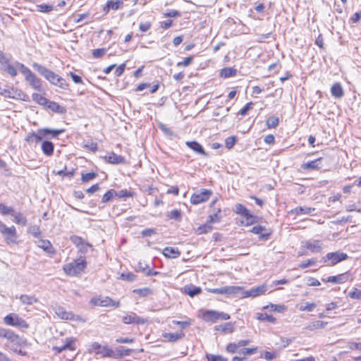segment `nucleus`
Returning <instances> with one entry per match:
<instances>
[{"label": "nucleus", "instance_id": "c03bdc74", "mask_svg": "<svg viewBox=\"0 0 361 361\" xmlns=\"http://www.w3.org/2000/svg\"><path fill=\"white\" fill-rule=\"evenodd\" d=\"M27 232L32 234L35 238H39L41 236L39 227L37 226H30L28 227Z\"/></svg>", "mask_w": 361, "mask_h": 361}, {"label": "nucleus", "instance_id": "bb28decb", "mask_svg": "<svg viewBox=\"0 0 361 361\" xmlns=\"http://www.w3.org/2000/svg\"><path fill=\"white\" fill-rule=\"evenodd\" d=\"M315 210V208L313 207H297L295 209H293L291 212L293 214H295L296 215L299 214H310L312 212Z\"/></svg>", "mask_w": 361, "mask_h": 361}, {"label": "nucleus", "instance_id": "864d4df0", "mask_svg": "<svg viewBox=\"0 0 361 361\" xmlns=\"http://www.w3.org/2000/svg\"><path fill=\"white\" fill-rule=\"evenodd\" d=\"M207 361H228V359L221 355H215L212 354L207 355Z\"/></svg>", "mask_w": 361, "mask_h": 361}, {"label": "nucleus", "instance_id": "f257e3e1", "mask_svg": "<svg viewBox=\"0 0 361 361\" xmlns=\"http://www.w3.org/2000/svg\"><path fill=\"white\" fill-rule=\"evenodd\" d=\"M32 67L52 85L63 90L68 89L69 85L66 80L52 71L35 62L32 63Z\"/></svg>", "mask_w": 361, "mask_h": 361}, {"label": "nucleus", "instance_id": "6ab92c4d", "mask_svg": "<svg viewBox=\"0 0 361 361\" xmlns=\"http://www.w3.org/2000/svg\"><path fill=\"white\" fill-rule=\"evenodd\" d=\"M267 290V286L265 285L259 286L251 288L249 290L245 292V297H257L263 293Z\"/></svg>", "mask_w": 361, "mask_h": 361}, {"label": "nucleus", "instance_id": "4d7b16f0", "mask_svg": "<svg viewBox=\"0 0 361 361\" xmlns=\"http://www.w3.org/2000/svg\"><path fill=\"white\" fill-rule=\"evenodd\" d=\"M97 176V174L96 173H94V172H91V173H83L82 174V182H88L92 179H94V178H96Z\"/></svg>", "mask_w": 361, "mask_h": 361}, {"label": "nucleus", "instance_id": "e2e57ef3", "mask_svg": "<svg viewBox=\"0 0 361 361\" xmlns=\"http://www.w3.org/2000/svg\"><path fill=\"white\" fill-rule=\"evenodd\" d=\"M315 307L316 305L314 303L305 302L300 307V310L311 312Z\"/></svg>", "mask_w": 361, "mask_h": 361}, {"label": "nucleus", "instance_id": "2f4dec72", "mask_svg": "<svg viewBox=\"0 0 361 361\" xmlns=\"http://www.w3.org/2000/svg\"><path fill=\"white\" fill-rule=\"evenodd\" d=\"M236 73L237 70L233 68H224L221 71L220 76L221 78H227L229 77L235 76L236 75Z\"/></svg>", "mask_w": 361, "mask_h": 361}, {"label": "nucleus", "instance_id": "f704fd0d", "mask_svg": "<svg viewBox=\"0 0 361 361\" xmlns=\"http://www.w3.org/2000/svg\"><path fill=\"white\" fill-rule=\"evenodd\" d=\"M32 98L34 101L40 105L46 106L49 102V99L38 93H33L32 94Z\"/></svg>", "mask_w": 361, "mask_h": 361}, {"label": "nucleus", "instance_id": "a19ab883", "mask_svg": "<svg viewBox=\"0 0 361 361\" xmlns=\"http://www.w3.org/2000/svg\"><path fill=\"white\" fill-rule=\"evenodd\" d=\"M279 123V119L276 116H271L269 117L266 122V126L268 128H276Z\"/></svg>", "mask_w": 361, "mask_h": 361}, {"label": "nucleus", "instance_id": "f8f14e48", "mask_svg": "<svg viewBox=\"0 0 361 361\" xmlns=\"http://www.w3.org/2000/svg\"><path fill=\"white\" fill-rule=\"evenodd\" d=\"M0 338H6L11 343L19 344L20 337L13 331L3 327H0Z\"/></svg>", "mask_w": 361, "mask_h": 361}, {"label": "nucleus", "instance_id": "680f3d73", "mask_svg": "<svg viewBox=\"0 0 361 361\" xmlns=\"http://www.w3.org/2000/svg\"><path fill=\"white\" fill-rule=\"evenodd\" d=\"M348 296L353 299L360 300L361 299V290L354 288L353 291L348 293Z\"/></svg>", "mask_w": 361, "mask_h": 361}, {"label": "nucleus", "instance_id": "0e129e2a", "mask_svg": "<svg viewBox=\"0 0 361 361\" xmlns=\"http://www.w3.org/2000/svg\"><path fill=\"white\" fill-rule=\"evenodd\" d=\"M267 307H269L271 311L277 312H283L286 310L285 306L282 305L271 304L270 306Z\"/></svg>", "mask_w": 361, "mask_h": 361}, {"label": "nucleus", "instance_id": "13d9d810", "mask_svg": "<svg viewBox=\"0 0 361 361\" xmlns=\"http://www.w3.org/2000/svg\"><path fill=\"white\" fill-rule=\"evenodd\" d=\"M134 293L139 294L140 296L146 297L152 293V291L148 288H143L140 289H135L133 290Z\"/></svg>", "mask_w": 361, "mask_h": 361}, {"label": "nucleus", "instance_id": "a18cd8bd", "mask_svg": "<svg viewBox=\"0 0 361 361\" xmlns=\"http://www.w3.org/2000/svg\"><path fill=\"white\" fill-rule=\"evenodd\" d=\"M17 66L19 67L20 72L25 75V79L27 78L33 73L24 64L17 62Z\"/></svg>", "mask_w": 361, "mask_h": 361}, {"label": "nucleus", "instance_id": "6e6d98bb", "mask_svg": "<svg viewBox=\"0 0 361 361\" xmlns=\"http://www.w3.org/2000/svg\"><path fill=\"white\" fill-rule=\"evenodd\" d=\"M71 242L78 248L82 243H85L84 240L78 235L71 236Z\"/></svg>", "mask_w": 361, "mask_h": 361}, {"label": "nucleus", "instance_id": "7ed1b4c3", "mask_svg": "<svg viewBox=\"0 0 361 361\" xmlns=\"http://www.w3.org/2000/svg\"><path fill=\"white\" fill-rule=\"evenodd\" d=\"M87 265L85 259L80 258L65 264L63 267L64 272L70 276H77L84 271Z\"/></svg>", "mask_w": 361, "mask_h": 361}, {"label": "nucleus", "instance_id": "4c0bfd02", "mask_svg": "<svg viewBox=\"0 0 361 361\" xmlns=\"http://www.w3.org/2000/svg\"><path fill=\"white\" fill-rule=\"evenodd\" d=\"M183 336H184L183 333H180V334L166 333L164 334V337L165 338H166L170 342H175Z\"/></svg>", "mask_w": 361, "mask_h": 361}, {"label": "nucleus", "instance_id": "39448f33", "mask_svg": "<svg viewBox=\"0 0 361 361\" xmlns=\"http://www.w3.org/2000/svg\"><path fill=\"white\" fill-rule=\"evenodd\" d=\"M348 258V255L346 253L341 251H336L333 252L327 253L322 259L324 263L327 266H334L338 262L344 261Z\"/></svg>", "mask_w": 361, "mask_h": 361}, {"label": "nucleus", "instance_id": "412c9836", "mask_svg": "<svg viewBox=\"0 0 361 361\" xmlns=\"http://www.w3.org/2000/svg\"><path fill=\"white\" fill-rule=\"evenodd\" d=\"M41 148L45 155L50 157L54 153V145L51 141L45 140L42 142Z\"/></svg>", "mask_w": 361, "mask_h": 361}, {"label": "nucleus", "instance_id": "5fc2aeb1", "mask_svg": "<svg viewBox=\"0 0 361 361\" xmlns=\"http://www.w3.org/2000/svg\"><path fill=\"white\" fill-rule=\"evenodd\" d=\"M256 352H257V348H243L240 350H239L238 353L240 355H243L244 356H246V355H253Z\"/></svg>", "mask_w": 361, "mask_h": 361}, {"label": "nucleus", "instance_id": "de8ad7c7", "mask_svg": "<svg viewBox=\"0 0 361 361\" xmlns=\"http://www.w3.org/2000/svg\"><path fill=\"white\" fill-rule=\"evenodd\" d=\"M135 193L133 192L128 191L126 189L121 190L118 192H116V196L119 198H126V197H133Z\"/></svg>", "mask_w": 361, "mask_h": 361}, {"label": "nucleus", "instance_id": "c85d7f7f", "mask_svg": "<svg viewBox=\"0 0 361 361\" xmlns=\"http://www.w3.org/2000/svg\"><path fill=\"white\" fill-rule=\"evenodd\" d=\"M19 299L23 304L27 305H30L38 302V299L35 296L28 295H21Z\"/></svg>", "mask_w": 361, "mask_h": 361}, {"label": "nucleus", "instance_id": "3c124183", "mask_svg": "<svg viewBox=\"0 0 361 361\" xmlns=\"http://www.w3.org/2000/svg\"><path fill=\"white\" fill-rule=\"evenodd\" d=\"M37 7V10L42 13H49L54 10V6L48 4H39Z\"/></svg>", "mask_w": 361, "mask_h": 361}, {"label": "nucleus", "instance_id": "338daca9", "mask_svg": "<svg viewBox=\"0 0 361 361\" xmlns=\"http://www.w3.org/2000/svg\"><path fill=\"white\" fill-rule=\"evenodd\" d=\"M106 53V49H96L92 51V56L95 59L101 58Z\"/></svg>", "mask_w": 361, "mask_h": 361}, {"label": "nucleus", "instance_id": "f3484780", "mask_svg": "<svg viewBox=\"0 0 361 361\" xmlns=\"http://www.w3.org/2000/svg\"><path fill=\"white\" fill-rule=\"evenodd\" d=\"M104 159L106 162L113 164H121L126 162V159L123 157L118 155L114 152H111L104 157Z\"/></svg>", "mask_w": 361, "mask_h": 361}, {"label": "nucleus", "instance_id": "9d476101", "mask_svg": "<svg viewBox=\"0 0 361 361\" xmlns=\"http://www.w3.org/2000/svg\"><path fill=\"white\" fill-rule=\"evenodd\" d=\"M212 192L210 190L203 189L200 192L194 193L190 197V202L192 204H198L207 201Z\"/></svg>", "mask_w": 361, "mask_h": 361}, {"label": "nucleus", "instance_id": "49530a36", "mask_svg": "<svg viewBox=\"0 0 361 361\" xmlns=\"http://www.w3.org/2000/svg\"><path fill=\"white\" fill-rule=\"evenodd\" d=\"M221 209L218 208L216 212L214 213L213 214H210L209 216V223L214 224L219 222L221 220V216H220Z\"/></svg>", "mask_w": 361, "mask_h": 361}, {"label": "nucleus", "instance_id": "f03ea898", "mask_svg": "<svg viewBox=\"0 0 361 361\" xmlns=\"http://www.w3.org/2000/svg\"><path fill=\"white\" fill-rule=\"evenodd\" d=\"M0 233L8 245H17L18 243V235L14 226H7L0 221Z\"/></svg>", "mask_w": 361, "mask_h": 361}, {"label": "nucleus", "instance_id": "ddd939ff", "mask_svg": "<svg viewBox=\"0 0 361 361\" xmlns=\"http://www.w3.org/2000/svg\"><path fill=\"white\" fill-rule=\"evenodd\" d=\"M147 319L137 316L134 312H131L130 314H126L122 317V322L126 324H144L147 322Z\"/></svg>", "mask_w": 361, "mask_h": 361}, {"label": "nucleus", "instance_id": "2eb2a0df", "mask_svg": "<svg viewBox=\"0 0 361 361\" xmlns=\"http://www.w3.org/2000/svg\"><path fill=\"white\" fill-rule=\"evenodd\" d=\"M250 232L259 235V238L264 240H268L271 235V232H268L265 226L261 225L253 226Z\"/></svg>", "mask_w": 361, "mask_h": 361}, {"label": "nucleus", "instance_id": "4468645a", "mask_svg": "<svg viewBox=\"0 0 361 361\" xmlns=\"http://www.w3.org/2000/svg\"><path fill=\"white\" fill-rule=\"evenodd\" d=\"M305 247L313 253H319L322 250V244L319 240H309L305 242Z\"/></svg>", "mask_w": 361, "mask_h": 361}, {"label": "nucleus", "instance_id": "052dcab7", "mask_svg": "<svg viewBox=\"0 0 361 361\" xmlns=\"http://www.w3.org/2000/svg\"><path fill=\"white\" fill-rule=\"evenodd\" d=\"M102 346L97 342L92 343L90 346V351L99 354Z\"/></svg>", "mask_w": 361, "mask_h": 361}, {"label": "nucleus", "instance_id": "79ce46f5", "mask_svg": "<svg viewBox=\"0 0 361 361\" xmlns=\"http://www.w3.org/2000/svg\"><path fill=\"white\" fill-rule=\"evenodd\" d=\"M116 191L111 189L108 190L102 197V202L106 203L109 202L114 196H116Z\"/></svg>", "mask_w": 361, "mask_h": 361}, {"label": "nucleus", "instance_id": "7c9ffc66", "mask_svg": "<svg viewBox=\"0 0 361 361\" xmlns=\"http://www.w3.org/2000/svg\"><path fill=\"white\" fill-rule=\"evenodd\" d=\"M166 216L170 219H174L180 222L182 220V212L177 209H173L166 214Z\"/></svg>", "mask_w": 361, "mask_h": 361}, {"label": "nucleus", "instance_id": "5701e85b", "mask_svg": "<svg viewBox=\"0 0 361 361\" xmlns=\"http://www.w3.org/2000/svg\"><path fill=\"white\" fill-rule=\"evenodd\" d=\"M180 254L178 249L176 247H166L163 250V255L168 258H176Z\"/></svg>", "mask_w": 361, "mask_h": 361}, {"label": "nucleus", "instance_id": "58836bf2", "mask_svg": "<svg viewBox=\"0 0 361 361\" xmlns=\"http://www.w3.org/2000/svg\"><path fill=\"white\" fill-rule=\"evenodd\" d=\"M123 3L122 1H107L106 6L108 9L118 10L123 6Z\"/></svg>", "mask_w": 361, "mask_h": 361}, {"label": "nucleus", "instance_id": "4be33fe9", "mask_svg": "<svg viewBox=\"0 0 361 361\" xmlns=\"http://www.w3.org/2000/svg\"><path fill=\"white\" fill-rule=\"evenodd\" d=\"M331 93L336 98H341L344 95V90L339 82H336L331 88Z\"/></svg>", "mask_w": 361, "mask_h": 361}, {"label": "nucleus", "instance_id": "9b49d317", "mask_svg": "<svg viewBox=\"0 0 361 361\" xmlns=\"http://www.w3.org/2000/svg\"><path fill=\"white\" fill-rule=\"evenodd\" d=\"M241 289L239 286H224L218 288H210L209 293L219 295H234Z\"/></svg>", "mask_w": 361, "mask_h": 361}, {"label": "nucleus", "instance_id": "774afa93", "mask_svg": "<svg viewBox=\"0 0 361 361\" xmlns=\"http://www.w3.org/2000/svg\"><path fill=\"white\" fill-rule=\"evenodd\" d=\"M239 348L238 343H231L226 346V351L230 353H235Z\"/></svg>", "mask_w": 361, "mask_h": 361}, {"label": "nucleus", "instance_id": "dca6fc26", "mask_svg": "<svg viewBox=\"0 0 361 361\" xmlns=\"http://www.w3.org/2000/svg\"><path fill=\"white\" fill-rule=\"evenodd\" d=\"M75 341V339L72 337L67 338L66 339V343L64 345H63L62 346H60V347L54 346V347H53L52 350L54 352H56V354H59V353H61L62 351L66 350H74L75 349V346H74Z\"/></svg>", "mask_w": 361, "mask_h": 361}, {"label": "nucleus", "instance_id": "72a5a7b5", "mask_svg": "<svg viewBox=\"0 0 361 361\" xmlns=\"http://www.w3.org/2000/svg\"><path fill=\"white\" fill-rule=\"evenodd\" d=\"M327 322L322 321H314L310 324L306 329L309 330H314L317 329H324L326 327Z\"/></svg>", "mask_w": 361, "mask_h": 361}, {"label": "nucleus", "instance_id": "69168bd1", "mask_svg": "<svg viewBox=\"0 0 361 361\" xmlns=\"http://www.w3.org/2000/svg\"><path fill=\"white\" fill-rule=\"evenodd\" d=\"M116 351L119 353V355L123 356H128L131 354L133 352L132 349H125L123 347H118L116 349Z\"/></svg>", "mask_w": 361, "mask_h": 361}, {"label": "nucleus", "instance_id": "ea45409f", "mask_svg": "<svg viewBox=\"0 0 361 361\" xmlns=\"http://www.w3.org/2000/svg\"><path fill=\"white\" fill-rule=\"evenodd\" d=\"M212 229V226L209 224H205L204 225L200 226L196 230L195 233L197 235H201L203 233H206L210 232Z\"/></svg>", "mask_w": 361, "mask_h": 361}, {"label": "nucleus", "instance_id": "8fccbe9b", "mask_svg": "<svg viewBox=\"0 0 361 361\" xmlns=\"http://www.w3.org/2000/svg\"><path fill=\"white\" fill-rule=\"evenodd\" d=\"M99 354L103 357H113L114 356V351L107 346H103Z\"/></svg>", "mask_w": 361, "mask_h": 361}, {"label": "nucleus", "instance_id": "423d86ee", "mask_svg": "<svg viewBox=\"0 0 361 361\" xmlns=\"http://www.w3.org/2000/svg\"><path fill=\"white\" fill-rule=\"evenodd\" d=\"M4 322L6 325L22 329H27L29 326L27 323L23 319L15 313H11L4 317Z\"/></svg>", "mask_w": 361, "mask_h": 361}, {"label": "nucleus", "instance_id": "603ef678", "mask_svg": "<svg viewBox=\"0 0 361 361\" xmlns=\"http://www.w3.org/2000/svg\"><path fill=\"white\" fill-rule=\"evenodd\" d=\"M14 211L12 207H8L2 203H0V212L3 215L11 214Z\"/></svg>", "mask_w": 361, "mask_h": 361}, {"label": "nucleus", "instance_id": "bf43d9fd", "mask_svg": "<svg viewBox=\"0 0 361 361\" xmlns=\"http://www.w3.org/2000/svg\"><path fill=\"white\" fill-rule=\"evenodd\" d=\"M4 71L7 72L12 77L17 75V71L16 68L11 64H8L6 67L4 68Z\"/></svg>", "mask_w": 361, "mask_h": 361}, {"label": "nucleus", "instance_id": "1a4fd4ad", "mask_svg": "<svg viewBox=\"0 0 361 361\" xmlns=\"http://www.w3.org/2000/svg\"><path fill=\"white\" fill-rule=\"evenodd\" d=\"M90 303L95 306L100 307H119L120 302L119 301H114L109 297H99V298H93L90 300Z\"/></svg>", "mask_w": 361, "mask_h": 361}, {"label": "nucleus", "instance_id": "09e8293b", "mask_svg": "<svg viewBox=\"0 0 361 361\" xmlns=\"http://www.w3.org/2000/svg\"><path fill=\"white\" fill-rule=\"evenodd\" d=\"M136 278V275L132 272L122 273L120 276L121 279L130 282L134 281Z\"/></svg>", "mask_w": 361, "mask_h": 361}, {"label": "nucleus", "instance_id": "20e7f679", "mask_svg": "<svg viewBox=\"0 0 361 361\" xmlns=\"http://www.w3.org/2000/svg\"><path fill=\"white\" fill-rule=\"evenodd\" d=\"M202 318L207 322L215 323L219 321L228 320L230 319V315L223 312L216 310H202Z\"/></svg>", "mask_w": 361, "mask_h": 361}, {"label": "nucleus", "instance_id": "393cba45", "mask_svg": "<svg viewBox=\"0 0 361 361\" xmlns=\"http://www.w3.org/2000/svg\"><path fill=\"white\" fill-rule=\"evenodd\" d=\"M216 331H221L223 333H232L234 330V325L231 322L225 323L214 327Z\"/></svg>", "mask_w": 361, "mask_h": 361}, {"label": "nucleus", "instance_id": "0eeeda50", "mask_svg": "<svg viewBox=\"0 0 361 361\" xmlns=\"http://www.w3.org/2000/svg\"><path fill=\"white\" fill-rule=\"evenodd\" d=\"M64 129H50V128H40L37 130V134H32V137H36V142H39L42 140L43 137L51 136V137H56L60 134L64 132Z\"/></svg>", "mask_w": 361, "mask_h": 361}, {"label": "nucleus", "instance_id": "a211bd4d", "mask_svg": "<svg viewBox=\"0 0 361 361\" xmlns=\"http://www.w3.org/2000/svg\"><path fill=\"white\" fill-rule=\"evenodd\" d=\"M25 80L30 84L32 87L38 91H42V83L40 78H37L34 73L30 75Z\"/></svg>", "mask_w": 361, "mask_h": 361}, {"label": "nucleus", "instance_id": "e433bc0d", "mask_svg": "<svg viewBox=\"0 0 361 361\" xmlns=\"http://www.w3.org/2000/svg\"><path fill=\"white\" fill-rule=\"evenodd\" d=\"M235 212L245 216H249V210L241 204H236L235 206Z\"/></svg>", "mask_w": 361, "mask_h": 361}, {"label": "nucleus", "instance_id": "b1692460", "mask_svg": "<svg viewBox=\"0 0 361 361\" xmlns=\"http://www.w3.org/2000/svg\"><path fill=\"white\" fill-rule=\"evenodd\" d=\"M11 216H13V222L16 224L25 226L27 225L26 217L20 212H16L15 210L11 213Z\"/></svg>", "mask_w": 361, "mask_h": 361}, {"label": "nucleus", "instance_id": "6e6552de", "mask_svg": "<svg viewBox=\"0 0 361 361\" xmlns=\"http://www.w3.org/2000/svg\"><path fill=\"white\" fill-rule=\"evenodd\" d=\"M54 313L59 318L65 320L81 321L82 319L78 315H75L72 312L66 311L64 307L61 305H56L52 307Z\"/></svg>", "mask_w": 361, "mask_h": 361}, {"label": "nucleus", "instance_id": "473e14b6", "mask_svg": "<svg viewBox=\"0 0 361 361\" xmlns=\"http://www.w3.org/2000/svg\"><path fill=\"white\" fill-rule=\"evenodd\" d=\"M322 159V158H319L314 161H308L307 163L303 164L302 165V168L304 170H314L318 169L319 166L317 164V162L319 161Z\"/></svg>", "mask_w": 361, "mask_h": 361}, {"label": "nucleus", "instance_id": "c756f323", "mask_svg": "<svg viewBox=\"0 0 361 361\" xmlns=\"http://www.w3.org/2000/svg\"><path fill=\"white\" fill-rule=\"evenodd\" d=\"M37 246L47 252H51L53 249L51 243L47 240L39 239L37 242Z\"/></svg>", "mask_w": 361, "mask_h": 361}, {"label": "nucleus", "instance_id": "cd10ccee", "mask_svg": "<svg viewBox=\"0 0 361 361\" xmlns=\"http://www.w3.org/2000/svg\"><path fill=\"white\" fill-rule=\"evenodd\" d=\"M46 106L54 112L63 114L66 111V109L63 106L59 105L55 102H51L49 100L48 104Z\"/></svg>", "mask_w": 361, "mask_h": 361}, {"label": "nucleus", "instance_id": "37998d69", "mask_svg": "<svg viewBox=\"0 0 361 361\" xmlns=\"http://www.w3.org/2000/svg\"><path fill=\"white\" fill-rule=\"evenodd\" d=\"M345 276L343 274H339L338 276H329L326 280V282H331L334 283H341L344 282Z\"/></svg>", "mask_w": 361, "mask_h": 361}, {"label": "nucleus", "instance_id": "aec40b11", "mask_svg": "<svg viewBox=\"0 0 361 361\" xmlns=\"http://www.w3.org/2000/svg\"><path fill=\"white\" fill-rule=\"evenodd\" d=\"M185 145L189 147L191 149H192L194 152L201 154V155H203V156H207V153L205 152V151L204 150L202 146L198 143L196 141H188L185 142Z\"/></svg>", "mask_w": 361, "mask_h": 361}, {"label": "nucleus", "instance_id": "c9c22d12", "mask_svg": "<svg viewBox=\"0 0 361 361\" xmlns=\"http://www.w3.org/2000/svg\"><path fill=\"white\" fill-rule=\"evenodd\" d=\"M256 318L258 320L261 321H267L270 323H275L276 318L274 317L272 315H269L267 313H257Z\"/></svg>", "mask_w": 361, "mask_h": 361}, {"label": "nucleus", "instance_id": "a878e982", "mask_svg": "<svg viewBox=\"0 0 361 361\" xmlns=\"http://www.w3.org/2000/svg\"><path fill=\"white\" fill-rule=\"evenodd\" d=\"M184 290L186 294L190 297H194L201 293V288L200 287L195 286L193 285L185 286Z\"/></svg>", "mask_w": 361, "mask_h": 361}]
</instances>
